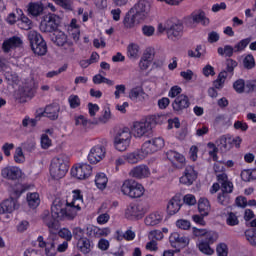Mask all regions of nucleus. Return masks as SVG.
Wrapping results in <instances>:
<instances>
[{"label": "nucleus", "mask_w": 256, "mask_h": 256, "mask_svg": "<svg viewBox=\"0 0 256 256\" xmlns=\"http://www.w3.org/2000/svg\"><path fill=\"white\" fill-rule=\"evenodd\" d=\"M42 221L48 227L50 233L59 231L60 221H73L65 210V200L56 198L51 206V214L49 210H45L42 214Z\"/></svg>", "instance_id": "f257e3e1"}, {"label": "nucleus", "mask_w": 256, "mask_h": 256, "mask_svg": "<svg viewBox=\"0 0 256 256\" xmlns=\"http://www.w3.org/2000/svg\"><path fill=\"white\" fill-rule=\"evenodd\" d=\"M69 171V156L60 154L50 165V175L56 180L63 179Z\"/></svg>", "instance_id": "f03ea898"}, {"label": "nucleus", "mask_w": 256, "mask_h": 256, "mask_svg": "<svg viewBox=\"0 0 256 256\" xmlns=\"http://www.w3.org/2000/svg\"><path fill=\"white\" fill-rule=\"evenodd\" d=\"M28 40L35 55H38L39 57L47 55V42H45V39H43V36H41L39 32L35 30L28 32Z\"/></svg>", "instance_id": "7ed1b4c3"}, {"label": "nucleus", "mask_w": 256, "mask_h": 256, "mask_svg": "<svg viewBox=\"0 0 256 256\" xmlns=\"http://www.w3.org/2000/svg\"><path fill=\"white\" fill-rule=\"evenodd\" d=\"M73 200L71 203L65 201L64 210L68 215V217L75 219L77 217V212L81 209V205H83V195L81 194V190H73Z\"/></svg>", "instance_id": "20e7f679"}, {"label": "nucleus", "mask_w": 256, "mask_h": 256, "mask_svg": "<svg viewBox=\"0 0 256 256\" xmlns=\"http://www.w3.org/2000/svg\"><path fill=\"white\" fill-rule=\"evenodd\" d=\"M145 213H147V209L141 203H131L125 209V218L130 221H139V219H143L145 217Z\"/></svg>", "instance_id": "39448f33"}, {"label": "nucleus", "mask_w": 256, "mask_h": 256, "mask_svg": "<svg viewBox=\"0 0 256 256\" xmlns=\"http://www.w3.org/2000/svg\"><path fill=\"white\" fill-rule=\"evenodd\" d=\"M59 23H61V18L58 15L49 13L43 17L40 29L44 33H53V31H57Z\"/></svg>", "instance_id": "423d86ee"}, {"label": "nucleus", "mask_w": 256, "mask_h": 256, "mask_svg": "<svg viewBox=\"0 0 256 256\" xmlns=\"http://www.w3.org/2000/svg\"><path fill=\"white\" fill-rule=\"evenodd\" d=\"M218 239L219 234L210 233L208 234L207 238H202L201 240H199L196 246L198 247L200 253H203L204 255H213V253H215V250L211 248V245H213V243H215Z\"/></svg>", "instance_id": "0eeeda50"}, {"label": "nucleus", "mask_w": 256, "mask_h": 256, "mask_svg": "<svg viewBox=\"0 0 256 256\" xmlns=\"http://www.w3.org/2000/svg\"><path fill=\"white\" fill-rule=\"evenodd\" d=\"M130 11H132V13L135 15L137 21L141 23L149 17L151 5H149V2L145 0H140L137 4L134 5V7L130 9Z\"/></svg>", "instance_id": "6e6552de"}, {"label": "nucleus", "mask_w": 256, "mask_h": 256, "mask_svg": "<svg viewBox=\"0 0 256 256\" xmlns=\"http://www.w3.org/2000/svg\"><path fill=\"white\" fill-rule=\"evenodd\" d=\"M153 130V126L151 125V121L145 120L141 122H135L133 125V135L134 137H149L151 135V131Z\"/></svg>", "instance_id": "1a4fd4ad"}, {"label": "nucleus", "mask_w": 256, "mask_h": 256, "mask_svg": "<svg viewBox=\"0 0 256 256\" xmlns=\"http://www.w3.org/2000/svg\"><path fill=\"white\" fill-rule=\"evenodd\" d=\"M91 173H93V167L87 163L76 164V166L71 169L72 177L80 180L91 177Z\"/></svg>", "instance_id": "9d476101"}, {"label": "nucleus", "mask_w": 256, "mask_h": 256, "mask_svg": "<svg viewBox=\"0 0 256 256\" xmlns=\"http://www.w3.org/2000/svg\"><path fill=\"white\" fill-rule=\"evenodd\" d=\"M23 48V39L19 36H12L8 39H5L2 43V51L3 53H11V51H15V49Z\"/></svg>", "instance_id": "9b49d317"}, {"label": "nucleus", "mask_w": 256, "mask_h": 256, "mask_svg": "<svg viewBox=\"0 0 256 256\" xmlns=\"http://www.w3.org/2000/svg\"><path fill=\"white\" fill-rule=\"evenodd\" d=\"M105 153H106L105 146L103 145L94 146L88 154L89 163H91L92 165H97V163L105 159Z\"/></svg>", "instance_id": "f8f14e48"}, {"label": "nucleus", "mask_w": 256, "mask_h": 256, "mask_svg": "<svg viewBox=\"0 0 256 256\" xmlns=\"http://www.w3.org/2000/svg\"><path fill=\"white\" fill-rule=\"evenodd\" d=\"M1 177L8 181H18L23 177V171L17 166H7L1 170Z\"/></svg>", "instance_id": "ddd939ff"}, {"label": "nucleus", "mask_w": 256, "mask_h": 256, "mask_svg": "<svg viewBox=\"0 0 256 256\" xmlns=\"http://www.w3.org/2000/svg\"><path fill=\"white\" fill-rule=\"evenodd\" d=\"M197 175L198 173L195 171V167L186 166L183 175L180 177V183L189 187L197 181Z\"/></svg>", "instance_id": "4468645a"}, {"label": "nucleus", "mask_w": 256, "mask_h": 256, "mask_svg": "<svg viewBox=\"0 0 256 256\" xmlns=\"http://www.w3.org/2000/svg\"><path fill=\"white\" fill-rule=\"evenodd\" d=\"M190 105L189 97L185 94H180L173 101L172 108L175 113H183L184 109H189Z\"/></svg>", "instance_id": "2eb2a0df"}, {"label": "nucleus", "mask_w": 256, "mask_h": 256, "mask_svg": "<svg viewBox=\"0 0 256 256\" xmlns=\"http://www.w3.org/2000/svg\"><path fill=\"white\" fill-rule=\"evenodd\" d=\"M166 157L171 161L173 167L176 169H183L185 167V156L174 150H168Z\"/></svg>", "instance_id": "dca6fc26"}, {"label": "nucleus", "mask_w": 256, "mask_h": 256, "mask_svg": "<svg viewBox=\"0 0 256 256\" xmlns=\"http://www.w3.org/2000/svg\"><path fill=\"white\" fill-rule=\"evenodd\" d=\"M235 140L229 135H222L216 140V145L221 153H227L233 149V143Z\"/></svg>", "instance_id": "f3484780"}, {"label": "nucleus", "mask_w": 256, "mask_h": 256, "mask_svg": "<svg viewBox=\"0 0 256 256\" xmlns=\"http://www.w3.org/2000/svg\"><path fill=\"white\" fill-rule=\"evenodd\" d=\"M38 241V247H40L41 249H44L45 247V255L46 256H55L57 255V248L55 247V245H57V242L55 240H50L48 242H45V240L43 239V236H39L37 238Z\"/></svg>", "instance_id": "a211bd4d"}, {"label": "nucleus", "mask_w": 256, "mask_h": 256, "mask_svg": "<svg viewBox=\"0 0 256 256\" xmlns=\"http://www.w3.org/2000/svg\"><path fill=\"white\" fill-rule=\"evenodd\" d=\"M129 175L130 177H134V179H145L151 175V170H149V166L141 164L134 167Z\"/></svg>", "instance_id": "6ab92c4d"}, {"label": "nucleus", "mask_w": 256, "mask_h": 256, "mask_svg": "<svg viewBox=\"0 0 256 256\" xmlns=\"http://www.w3.org/2000/svg\"><path fill=\"white\" fill-rule=\"evenodd\" d=\"M19 209V203L14 198H9L0 203V214L5 215V213H13Z\"/></svg>", "instance_id": "aec40b11"}, {"label": "nucleus", "mask_w": 256, "mask_h": 256, "mask_svg": "<svg viewBox=\"0 0 256 256\" xmlns=\"http://www.w3.org/2000/svg\"><path fill=\"white\" fill-rule=\"evenodd\" d=\"M166 33L168 39L175 41V39H179L181 35H183V24L177 23L172 24L171 26H165Z\"/></svg>", "instance_id": "412c9836"}, {"label": "nucleus", "mask_w": 256, "mask_h": 256, "mask_svg": "<svg viewBox=\"0 0 256 256\" xmlns=\"http://www.w3.org/2000/svg\"><path fill=\"white\" fill-rule=\"evenodd\" d=\"M217 181L220 183L221 192L223 193H233V182L229 181V177L226 173H221L217 175Z\"/></svg>", "instance_id": "4be33fe9"}, {"label": "nucleus", "mask_w": 256, "mask_h": 256, "mask_svg": "<svg viewBox=\"0 0 256 256\" xmlns=\"http://www.w3.org/2000/svg\"><path fill=\"white\" fill-rule=\"evenodd\" d=\"M45 11V6L42 2H30L27 5V12L30 17H41Z\"/></svg>", "instance_id": "5701e85b"}, {"label": "nucleus", "mask_w": 256, "mask_h": 256, "mask_svg": "<svg viewBox=\"0 0 256 256\" xmlns=\"http://www.w3.org/2000/svg\"><path fill=\"white\" fill-rule=\"evenodd\" d=\"M35 95V89L29 88L27 86L18 89L15 93V99L18 103H25L27 101V97H33Z\"/></svg>", "instance_id": "b1692460"}, {"label": "nucleus", "mask_w": 256, "mask_h": 256, "mask_svg": "<svg viewBox=\"0 0 256 256\" xmlns=\"http://www.w3.org/2000/svg\"><path fill=\"white\" fill-rule=\"evenodd\" d=\"M59 111H61V107L59 106V104L53 103L46 106L42 115L43 117H48V119H51V121H55L59 119Z\"/></svg>", "instance_id": "393cba45"}, {"label": "nucleus", "mask_w": 256, "mask_h": 256, "mask_svg": "<svg viewBox=\"0 0 256 256\" xmlns=\"http://www.w3.org/2000/svg\"><path fill=\"white\" fill-rule=\"evenodd\" d=\"M86 231L87 235H94V237H107L111 233L109 228H99L93 225L87 226Z\"/></svg>", "instance_id": "a878e982"}, {"label": "nucleus", "mask_w": 256, "mask_h": 256, "mask_svg": "<svg viewBox=\"0 0 256 256\" xmlns=\"http://www.w3.org/2000/svg\"><path fill=\"white\" fill-rule=\"evenodd\" d=\"M181 209V198L179 196H174L167 205V213L168 215H175L179 213Z\"/></svg>", "instance_id": "bb28decb"}, {"label": "nucleus", "mask_w": 256, "mask_h": 256, "mask_svg": "<svg viewBox=\"0 0 256 256\" xmlns=\"http://www.w3.org/2000/svg\"><path fill=\"white\" fill-rule=\"evenodd\" d=\"M129 99H131V101H135L136 103L139 101H145V90H143V87L136 86L132 88L129 92Z\"/></svg>", "instance_id": "cd10ccee"}, {"label": "nucleus", "mask_w": 256, "mask_h": 256, "mask_svg": "<svg viewBox=\"0 0 256 256\" xmlns=\"http://www.w3.org/2000/svg\"><path fill=\"white\" fill-rule=\"evenodd\" d=\"M141 23L139 20H137V17H135V14L133 13V10H129L123 20V25L126 29H133L136 25H139Z\"/></svg>", "instance_id": "c85d7f7f"}, {"label": "nucleus", "mask_w": 256, "mask_h": 256, "mask_svg": "<svg viewBox=\"0 0 256 256\" xmlns=\"http://www.w3.org/2000/svg\"><path fill=\"white\" fill-rule=\"evenodd\" d=\"M169 241L173 247V245H175V243H178V245H181L182 247H187V245H189V237H185L179 235V233L174 232L170 235L169 237Z\"/></svg>", "instance_id": "c756f323"}, {"label": "nucleus", "mask_w": 256, "mask_h": 256, "mask_svg": "<svg viewBox=\"0 0 256 256\" xmlns=\"http://www.w3.org/2000/svg\"><path fill=\"white\" fill-rule=\"evenodd\" d=\"M125 161L130 163L131 165H135V163H139V161H143L145 156L141 153V151L137 150L131 153H128L124 156Z\"/></svg>", "instance_id": "7c9ffc66"}, {"label": "nucleus", "mask_w": 256, "mask_h": 256, "mask_svg": "<svg viewBox=\"0 0 256 256\" xmlns=\"http://www.w3.org/2000/svg\"><path fill=\"white\" fill-rule=\"evenodd\" d=\"M77 247L81 253L84 255H87L88 253H91V249H93V244H91V240L88 238H82L78 240Z\"/></svg>", "instance_id": "2f4dec72"}, {"label": "nucleus", "mask_w": 256, "mask_h": 256, "mask_svg": "<svg viewBox=\"0 0 256 256\" xmlns=\"http://www.w3.org/2000/svg\"><path fill=\"white\" fill-rule=\"evenodd\" d=\"M143 195H145V187L136 181L128 197H130V199H139L143 197Z\"/></svg>", "instance_id": "473e14b6"}, {"label": "nucleus", "mask_w": 256, "mask_h": 256, "mask_svg": "<svg viewBox=\"0 0 256 256\" xmlns=\"http://www.w3.org/2000/svg\"><path fill=\"white\" fill-rule=\"evenodd\" d=\"M17 26L23 31H29L33 29V21H31L29 17L25 16V14H22L18 19Z\"/></svg>", "instance_id": "72a5a7b5"}, {"label": "nucleus", "mask_w": 256, "mask_h": 256, "mask_svg": "<svg viewBox=\"0 0 256 256\" xmlns=\"http://www.w3.org/2000/svg\"><path fill=\"white\" fill-rule=\"evenodd\" d=\"M144 221L145 225L148 227H155V225H159V223L163 221V216L159 213H152L148 215Z\"/></svg>", "instance_id": "f704fd0d"}, {"label": "nucleus", "mask_w": 256, "mask_h": 256, "mask_svg": "<svg viewBox=\"0 0 256 256\" xmlns=\"http://www.w3.org/2000/svg\"><path fill=\"white\" fill-rule=\"evenodd\" d=\"M193 23H201V25H209V18L205 16V12L199 10L191 15Z\"/></svg>", "instance_id": "c9c22d12"}, {"label": "nucleus", "mask_w": 256, "mask_h": 256, "mask_svg": "<svg viewBox=\"0 0 256 256\" xmlns=\"http://www.w3.org/2000/svg\"><path fill=\"white\" fill-rule=\"evenodd\" d=\"M135 183H137V181H135L134 179L124 180L120 188L121 193L126 195V197H129L133 187H135Z\"/></svg>", "instance_id": "e433bc0d"}, {"label": "nucleus", "mask_w": 256, "mask_h": 256, "mask_svg": "<svg viewBox=\"0 0 256 256\" xmlns=\"http://www.w3.org/2000/svg\"><path fill=\"white\" fill-rule=\"evenodd\" d=\"M51 41L55 43L58 47H62V45H65L67 43V35L65 32H55L53 36L51 37Z\"/></svg>", "instance_id": "4c0bfd02"}, {"label": "nucleus", "mask_w": 256, "mask_h": 256, "mask_svg": "<svg viewBox=\"0 0 256 256\" xmlns=\"http://www.w3.org/2000/svg\"><path fill=\"white\" fill-rule=\"evenodd\" d=\"M210 233H217L215 231L207 230V229H199L197 227L192 228V239H197L203 237L207 239Z\"/></svg>", "instance_id": "58836bf2"}, {"label": "nucleus", "mask_w": 256, "mask_h": 256, "mask_svg": "<svg viewBox=\"0 0 256 256\" xmlns=\"http://www.w3.org/2000/svg\"><path fill=\"white\" fill-rule=\"evenodd\" d=\"M114 139H120L124 141H131L132 135L131 130L128 127L122 128L116 132Z\"/></svg>", "instance_id": "ea45409f"}, {"label": "nucleus", "mask_w": 256, "mask_h": 256, "mask_svg": "<svg viewBox=\"0 0 256 256\" xmlns=\"http://www.w3.org/2000/svg\"><path fill=\"white\" fill-rule=\"evenodd\" d=\"M27 203L31 209H37L41 200L39 199V193L34 192L27 194Z\"/></svg>", "instance_id": "a19ab883"}, {"label": "nucleus", "mask_w": 256, "mask_h": 256, "mask_svg": "<svg viewBox=\"0 0 256 256\" xmlns=\"http://www.w3.org/2000/svg\"><path fill=\"white\" fill-rule=\"evenodd\" d=\"M211 209V205L209 204V200L207 198H200L198 201V210L202 215H209V210Z\"/></svg>", "instance_id": "79ce46f5"}, {"label": "nucleus", "mask_w": 256, "mask_h": 256, "mask_svg": "<svg viewBox=\"0 0 256 256\" xmlns=\"http://www.w3.org/2000/svg\"><path fill=\"white\" fill-rule=\"evenodd\" d=\"M129 145H131V140H121L114 138V147L117 151H127V149H129Z\"/></svg>", "instance_id": "37998d69"}, {"label": "nucleus", "mask_w": 256, "mask_h": 256, "mask_svg": "<svg viewBox=\"0 0 256 256\" xmlns=\"http://www.w3.org/2000/svg\"><path fill=\"white\" fill-rule=\"evenodd\" d=\"M227 79V71H221L216 80L213 81L214 89H223Z\"/></svg>", "instance_id": "c03bdc74"}, {"label": "nucleus", "mask_w": 256, "mask_h": 256, "mask_svg": "<svg viewBox=\"0 0 256 256\" xmlns=\"http://www.w3.org/2000/svg\"><path fill=\"white\" fill-rule=\"evenodd\" d=\"M140 153L144 155V157H147V155H152V153H157V151L155 150L151 140H148L143 143Z\"/></svg>", "instance_id": "a18cd8bd"}, {"label": "nucleus", "mask_w": 256, "mask_h": 256, "mask_svg": "<svg viewBox=\"0 0 256 256\" xmlns=\"http://www.w3.org/2000/svg\"><path fill=\"white\" fill-rule=\"evenodd\" d=\"M109 179L107 178V175L105 173H99L96 175L95 183L98 189H105L107 187Z\"/></svg>", "instance_id": "49530a36"}, {"label": "nucleus", "mask_w": 256, "mask_h": 256, "mask_svg": "<svg viewBox=\"0 0 256 256\" xmlns=\"http://www.w3.org/2000/svg\"><path fill=\"white\" fill-rule=\"evenodd\" d=\"M231 193L229 192H221L217 196V201L220 203V205H223L224 207H227V205L231 204Z\"/></svg>", "instance_id": "de8ad7c7"}, {"label": "nucleus", "mask_w": 256, "mask_h": 256, "mask_svg": "<svg viewBox=\"0 0 256 256\" xmlns=\"http://www.w3.org/2000/svg\"><path fill=\"white\" fill-rule=\"evenodd\" d=\"M129 59H137L139 57V45L132 43L127 47Z\"/></svg>", "instance_id": "09e8293b"}, {"label": "nucleus", "mask_w": 256, "mask_h": 256, "mask_svg": "<svg viewBox=\"0 0 256 256\" xmlns=\"http://www.w3.org/2000/svg\"><path fill=\"white\" fill-rule=\"evenodd\" d=\"M218 55H225V57H231L233 55V53H235V47L231 46V45H225L224 48L223 47H219L217 49Z\"/></svg>", "instance_id": "8fccbe9b"}, {"label": "nucleus", "mask_w": 256, "mask_h": 256, "mask_svg": "<svg viewBox=\"0 0 256 256\" xmlns=\"http://www.w3.org/2000/svg\"><path fill=\"white\" fill-rule=\"evenodd\" d=\"M245 237L252 247H256V228L246 230Z\"/></svg>", "instance_id": "3c124183"}, {"label": "nucleus", "mask_w": 256, "mask_h": 256, "mask_svg": "<svg viewBox=\"0 0 256 256\" xmlns=\"http://www.w3.org/2000/svg\"><path fill=\"white\" fill-rule=\"evenodd\" d=\"M74 0H54L56 5L64 9L65 11H73Z\"/></svg>", "instance_id": "603ef678"}, {"label": "nucleus", "mask_w": 256, "mask_h": 256, "mask_svg": "<svg viewBox=\"0 0 256 256\" xmlns=\"http://www.w3.org/2000/svg\"><path fill=\"white\" fill-rule=\"evenodd\" d=\"M251 43V38L242 39L234 46V53H241V51H245L247 45Z\"/></svg>", "instance_id": "864d4df0"}, {"label": "nucleus", "mask_w": 256, "mask_h": 256, "mask_svg": "<svg viewBox=\"0 0 256 256\" xmlns=\"http://www.w3.org/2000/svg\"><path fill=\"white\" fill-rule=\"evenodd\" d=\"M68 103L70 109H77V107H81V98L78 95L72 94L68 97Z\"/></svg>", "instance_id": "5fc2aeb1"}, {"label": "nucleus", "mask_w": 256, "mask_h": 256, "mask_svg": "<svg viewBox=\"0 0 256 256\" xmlns=\"http://www.w3.org/2000/svg\"><path fill=\"white\" fill-rule=\"evenodd\" d=\"M255 173H256V169L242 171L241 172L242 181H245L246 183H248L249 181L256 179Z\"/></svg>", "instance_id": "6e6d98bb"}, {"label": "nucleus", "mask_w": 256, "mask_h": 256, "mask_svg": "<svg viewBox=\"0 0 256 256\" xmlns=\"http://www.w3.org/2000/svg\"><path fill=\"white\" fill-rule=\"evenodd\" d=\"M247 83H245V80L243 79H238L233 83V88L236 91V93H244Z\"/></svg>", "instance_id": "4d7b16f0"}, {"label": "nucleus", "mask_w": 256, "mask_h": 256, "mask_svg": "<svg viewBox=\"0 0 256 256\" xmlns=\"http://www.w3.org/2000/svg\"><path fill=\"white\" fill-rule=\"evenodd\" d=\"M68 67L69 66L67 64H64L58 70H52V71L46 73L47 79H53V77H57V76L61 75V73H65V71H67Z\"/></svg>", "instance_id": "13d9d810"}, {"label": "nucleus", "mask_w": 256, "mask_h": 256, "mask_svg": "<svg viewBox=\"0 0 256 256\" xmlns=\"http://www.w3.org/2000/svg\"><path fill=\"white\" fill-rule=\"evenodd\" d=\"M150 142L152 143V146L154 147V150L156 152L161 151V149L165 147V140H163V138L161 137L153 138L152 140H150Z\"/></svg>", "instance_id": "bf43d9fd"}, {"label": "nucleus", "mask_w": 256, "mask_h": 256, "mask_svg": "<svg viewBox=\"0 0 256 256\" xmlns=\"http://www.w3.org/2000/svg\"><path fill=\"white\" fill-rule=\"evenodd\" d=\"M227 225L230 227H235V225H239V218L233 212L228 213V217L226 219Z\"/></svg>", "instance_id": "052dcab7"}, {"label": "nucleus", "mask_w": 256, "mask_h": 256, "mask_svg": "<svg viewBox=\"0 0 256 256\" xmlns=\"http://www.w3.org/2000/svg\"><path fill=\"white\" fill-rule=\"evenodd\" d=\"M237 61L233 60V59H227L226 60V69L223 71H226L227 76L229 75V73L231 75H233V71H235V67H237Z\"/></svg>", "instance_id": "680f3d73"}, {"label": "nucleus", "mask_w": 256, "mask_h": 256, "mask_svg": "<svg viewBox=\"0 0 256 256\" xmlns=\"http://www.w3.org/2000/svg\"><path fill=\"white\" fill-rule=\"evenodd\" d=\"M15 163H25V155L23 154V148L17 147L14 154Z\"/></svg>", "instance_id": "e2e57ef3"}, {"label": "nucleus", "mask_w": 256, "mask_h": 256, "mask_svg": "<svg viewBox=\"0 0 256 256\" xmlns=\"http://www.w3.org/2000/svg\"><path fill=\"white\" fill-rule=\"evenodd\" d=\"M216 253L218 256H227L229 255V248L227 247V244L220 243L216 247Z\"/></svg>", "instance_id": "0e129e2a"}, {"label": "nucleus", "mask_w": 256, "mask_h": 256, "mask_svg": "<svg viewBox=\"0 0 256 256\" xmlns=\"http://www.w3.org/2000/svg\"><path fill=\"white\" fill-rule=\"evenodd\" d=\"M243 65L245 69H253L255 67V58L251 54H248L243 60Z\"/></svg>", "instance_id": "69168bd1"}, {"label": "nucleus", "mask_w": 256, "mask_h": 256, "mask_svg": "<svg viewBox=\"0 0 256 256\" xmlns=\"http://www.w3.org/2000/svg\"><path fill=\"white\" fill-rule=\"evenodd\" d=\"M59 237L65 239L66 241H71L73 239V234L71 233L70 229L62 228L58 231Z\"/></svg>", "instance_id": "338daca9"}, {"label": "nucleus", "mask_w": 256, "mask_h": 256, "mask_svg": "<svg viewBox=\"0 0 256 256\" xmlns=\"http://www.w3.org/2000/svg\"><path fill=\"white\" fill-rule=\"evenodd\" d=\"M42 149H49L52 145V141L49 139V135L42 134L40 139Z\"/></svg>", "instance_id": "774afa93"}]
</instances>
